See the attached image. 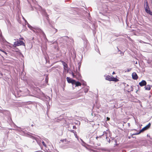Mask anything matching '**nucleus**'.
Returning a JSON list of instances; mask_svg holds the SVG:
<instances>
[{"label":"nucleus","instance_id":"f257e3e1","mask_svg":"<svg viewBox=\"0 0 152 152\" xmlns=\"http://www.w3.org/2000/svg\"><path fill=\"white\" fill-rule=\"evenodd\" d=\"M105 80L109 81H112L115 82H117L119 81V80L114 77H112L108 75L106 76L105 77Z\"/></svg>","mask_w":152,"mask_h":152},{"label":"nucleus","instance_id":"f03ea898","mask_svg":"<svg viewBox=\"0 0 152 152\" xmlns=\"http://www.w3.org/2000/svg\"><path fill=\"white\" fill-rule=\"evenodd\" d=\"M58 31L57 29L52 27V28L50 29V34H54L56 33Z\"/></svg>","mask_w":152,"mask_h":152},{"label":"nucleus","instance_id":"7ed1b4c3","mask_svg":"<svg viewBox=\"0 0 152 152\" xmlns=\"http://www.w3.org/2000/svg\"><path fill=\"white\" fill-rule=\"evenodd\" d=\"M151 125V124L150 123H149L146 126H145V127L142 128L141 130H140V132H143L144 131L148 129L150 127Z\"/></svg>","mask_w":152,"mask_h":152},{"label":"nucleus","instance_id":"20e7f679","mask_svg":"<svg viewBox=\"0 0 152 152\" xmlns=\"http://www.w3.org/2000/svg\"><path fill=\"white\" fill-rule=\"evenodd\" d=\"M66 79L68 83H71L72 84H74V82H75V80L72 79L68 77H66Z\"/></svg>","mask_w":152,"mask_h":152},{"label":"nucleus","instance_id":"39448f33","mask_svg":"<svg viewBox=\"0 0 152 152\" xmlns=\"http://www.w3.org/2000/svg\"><path fill=\"white\" fill-rule=\"evenodd\" d=\"M18 42V43L19 44V46L20 45H23L24 46H25V43L21 40H20V39L19 40H18L17 41Z\"/></svg>","mask_w":152,"mask_h":152},{"label":"nucleus","instance_id":"423d86ee","mask_svg":"<svg viewBox=\"0 0 152 152\" xmlns=\"http://www.w3.org/2000/svg\"><path fill=\"white\" fill-rule=\"evenodd\" d=\"M139 84L141 86H143L146 85V82L145 81L142 80L139 83Z\"/></svg>","mask_w":152,"mask_h":152},{"label":"nucleus","instance_id":"0eeeda50","mask_svg":"<svg viewBox=\"0 0 152 152\" xmlns=\"http://www.w3.org/2000/svg\"><path fill=\"white\" fill-rule=\"evenodd\" d=\"M132 75V77L133 79L137 80L138 79V76L135 72L133 73Z\"/></svg>","mask_w":152,"mask_h":152},{"label":"nucleus","instance_id":"6e6552de","mask_svg":"<svg viewBox=\"0 0 152 152\" xmlns=\"http://www.w3.org/2000/svg\"><path fill=\"white\" fill-rule=\"evenodd\" d=\"M146 6L145 7V9L146 12H148V11H149L150 10H149V7L148 6V3L147 2L146 3Z\"/></svg>","mask_w":152,"mask_h":152},{"label":"nucleus","instance_id":"1a4fd4ad","mask_svg":"<svg viewBox=\"0 0 152 152\" xmlns=\"http://www.w3.org/2000/svg\"><path fill=\"white\" fill-rule=\"evenodd\" d=\"M74 84L75 85V87L78 86H81V84L80 82L78 81H76L75 80V82H74Z\"/></svg>","mask_w":152,"mask_h":152},{"label":"nucleus","instance_id":"9d476101","mask_svg":"<svg viewBox=\"0 0 152 152\" xmlns=\"http://www.w3.org/2000/svg\"><path fill=\"white\" fill-rule=\"evenodd\" d=\"M145 90H150L151 89V86L150 85H147L145 87Z\"/></svg>","mask_w":152,"mask_h":152},{"label":"nucleus","instance_id":"9b49d317","mask_svg":"<svg viewBox=\"0 0 152 152\" xmlns=\"http://www.w3.org/2000/svg\"><path fill=\"white\" fill-rule=\"evenodd\" d=\"M63 64L64 66V69H66V68H67L68 66L67 64L65 63L64 62H63Z\"/></svg>","mask_w":152,"mask_h":152},{"label":"nucleus","instance_id":"f8f14e48","mask_svg":"<svg viewBox=\"0 0 152 152\" xmlns=\"http://www.w3.org/2000/svg\"><path fill=\"white\" fill-rule=\"evenodd\" d=\"M13 46L14 47H16V46H19V44L18 43L17 41L14 42Z\"/></svg>","mask_w":152,"mask_h":152},{"label":"nucleus","instance_id":"ddd939ff","mask_svg":"<svg viewBox=\"0 0 152 152\" xmlns=\"http://www.w3.org/2000/svg\"><path fill=\"white\" fill-rule=\"evenodd\" d=\"M61 141L62 142H67V143H69L68 141H67V140L66 139H63L62 140H61Z\"/></svg>","mask_w":152,"mask_h":152},{"label":"nucleus","instance_id":"4468645a","mask_svg":"<svg viewBox=\"0 0 152 152\" xmlns=\"http://www.w3.org/2000/svg\"><path fill=\"white\" fill-rule=\"evenodd\" d=\"M2 42L4 44H5L6 43H8L4 39H3L2 38Z\"/></svg>","mask_w":152,"mask_h":152},{"label":"nucleus","instance_id":"2eb2a0df","mask_svg":"<svg viewBox=\"0 0 152 152\" xmlns=\"http://www.w3.org/2000/svg\"><path fill=\"white\" fill-rule=\"evenodd\" d=\"M142 132H140H140L138 133H135L134 134H133L132 135H137L141 133Z\"/></svg>","mask_w":152,"mask_h":152},{"label":"nucleus","instance_id":"dca6fc26","mask_svg":"<svg viewBox=\"0 0 152 152\" xmlns=\"http://www.w3.org/2000/svg\"><path fill=\"white\" fill-rule=\"evenodd\" d=\"M148 12L147 13L149 14L150 15H152V12H151L150 10L148 11Z\"/></svg>","mask_w":152,"mask_h":152},{"label":"nucleus","instance_id":"f3484780","mask_svg":"<svg viewBox=\"0 0 152 152\" xmlns=\"http://www.w3.org/2000/svg\"><path fill=\"white\" fill-rule=\"evenodd\" d=\"M7 111V110H0V112H1V113H3L4 112H6Z\"/></svg>","mask_w":152,"mask_h":152},{"label":"nucleus","instance_id":"a211bd4d","mask_svg":"<svg viewBox=\"0 0 152 152\" xmlns=\"http://www.w3.org/2000/svg\"><path fill=\"white\" fill-rule=\"evenodd\" d=\"M42 144H43V145L45 147H46V145L45 143L43 141H42Z\"/></svg>","mask_w":152,"mask_h":152},{"label":"nucleus","instance_id":"6ab92c4d","mask_svg":"<svg viewBox=\"0 0 152 152\" xmlns=\"http://www.w3.org/2000/svg\"><path fill=\"white\" fill-rule=\"evenodd\" d=\"M131 89L129 90L130 91H132L133 90V88L132 86H131L130 87Z\"/></svg>","mask_w":152,"mask_h":152},{"label":"nucleus","instance_id":"aec40b11","mask_svg":"<svg viewBox=\"0 0 152 152\" xmlns=\"http://www.w3.org/2000/svg\"><path fill=\"white\" fill-rule=\"evenodd\" d=\"M0 51L4 53H5V54H7V53L4 51V50H2L1 49H0Z\"/></svg>","mask_w":152,"mask_h":152},{"label":"nucleus","instance_id":"412c9836","mask_svg":"<svg viewBox=\"0 0 152 152\" xmlns=\"http://www.w3.org/2000/svg\"><path fill=\"white\" fill-rule=\"evenodd\" d=\"M74 134H75V137H76V138H77V135L76 134V132H75V133H74Z\"/></svg>","mask_w":152,"mask_h":152},{"label":"nucleus","instance_id":"4be33fe9","mask_svg":"<svg viewBox=\"0 0 152 152\" xmlns=\"http://www.w3.org/2000/svg\"><path fill=\"white\" fill-rule=\"evenodd\" d=\"M72 75L73 77H75V76L74 75V74L73 72L72 73Z\"/></svg>","mask_w":152,"mask_h":152},{"label":"nucleus","instance_id":"5701e85b","mask_svg":"<svg viewBox=\"0 0 152 152\" xmlns=\"http://www.w3.org/2000/svg\"><path fill=\"white\" fill-rule=\"evenodd\" d=\"M101 138V137H96V139L97 140L98 139V138Z\"/></svg>","mask_w":152,"mask_h":152},{"label":"nucleus","instance_id":"b1692460","mask_svg":"<svg viewBox=\"0 0 152 152\" xmlns=\"http://www.w3.org/2000/svg\"><path fill=\"white\" fill-rule=\"evenodd\" d=\"M20 39V40H24V39H23V38H20L19 39Z\"/></svg>","mask_w":152,"mask_h":152},{"label":"nucleus","instance_id":"393cba45","mask_svg":"<svg viewBox=\"0 0 152 152\" xmlns=\"http://www.w3.org/2000/svg\"><path fill=\"white\" fill-rule=\"evenodd\" d=\"M107 120H110V118H108V117H107Z\"/></svg>","mask_w":152,"mask_h":152},{"label":"nucleus","instance_id":"a878e982","mask_svg":"<svg viewBox=\"0 0 152 152\" xmlns=\"http://www.w3.org/2000/svg\"><path fill=\"white\" fill-rule=\"evenodd\" d=\"M115 74V72H113V73H112V75H114Z\"/></svg>","mask_w":152,"mask_h":152},{"label":"nucleus","instance_id":"bb28decb","mask_svg":"<svg viewBox=\"0 0 152 152\" xmlns=\"http://www.w3.org/2000/svg\"><path fill=\"white\" fill-rule=\"evenodd\" d=\"M129 37V40H132V39H131L129 37Z\"/></svg>","mask_w":152,"mask_h":152},{"label":"nucleus","instance_id":"cd10ccee","mask_svg":"<svg viewBox=\"0 0 152 152\" xmlns=\"http://www.w3.org/2000/svg\"><path fill=\"white\" fill-rule=\"evenodd\" d=\"M2 36L1 34V33L0 32V36Z\"/></svg>","mask_w":152,"mask_h":152},{"label":"nucleus","instance_id":"c85d7f7f","mask_svg":"<svg viewBox=\"0 0 152 152\" xmlns=\"http://www.w3.org/2000/svg\"><path fill=\"white\" fill-rule=\"evenodd\" d=\"M83 85H85V84L84 83H83Z\"/></svg>","mask_w":152,"mask_h":152},{"label":"nucleus","instance_id":"c756f323","mask_svg":"<svg viewBox=\"0 0 152 152\" xmlns=\"http://www.w3.org/2000/svg\"><path fill=\"white\" fill-rule=\"evenodd\" d=\"M88 91H85V93H86Z\"/></svg>","mask_w":152,"mask_h":152},{"label":"nucleus","instance_id":"7c9ffc66","mask_svg":"<svg viewBox=\"0 0 152 152\" xmlns=\"http://www.w3.org/2000/svg\"><path fill=\"white\" fill-rule=\"evenodd\" d=\"M33 126V125H31V126Z\"/></svg>","mask_w":152,"mask_h":152}]
</instances>
